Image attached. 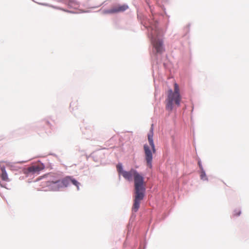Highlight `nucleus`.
Returning <instances> with one entry per match:
<instances>
[{
    "instance_id": "obj_11",
    "label": "nucleus",
    "mask_w": 249,
    "mask_h": 249,
    "mask_svg": "<svg viewBox=\"0 0 249 249\" xmlns=\"http://www.w3.org/2000/svg\"><path fill=\"white\" fill-rule=\"evenodd\" d=\"M198 164H199V166L200 168L201 169V168H202V167H201V164L199 162V163H198Z\"/></svg>"
},
{
    "instance_id": "obj_6",
    "label": "nucleus",
    "mask_w": 249,
    "mask_h": 249,
    "mask_svg": "<svg viewBox=\"0 0 249 249\" xmlns=\"http://www.w3.org/2000/svg\"><path fill=\"white\" fill-rule=\"evenodd\" d=\"M44 168L43 164L38 163L28 167L25 170V173L28 175L38 174Z\"/></svg>"
},
{
    "instance_id": "obj_4",
    "label": "nucleus",
    "mask_w": 249,
    "mask_h": 249,
    "mask_svg": "<svg viewBox=\"0 0 249 249\" xmlns=\"http://www.w3.org/2000/svg\"><path fill=\"white\" fill-rule=\"evenodd\" d=\"M70 182L75 185L77 190L79 189L80 183L71 176H67L61 180L52 181L50 185L54 191H58L64 187H68Z\"/></svg>"
},
{
    "instance_id": "obj_7",
    "label": "nucleus",
    "mask_w": 249,
    "mask_h": 249,
    "mask_svg": "<svg viewBox=\"0 0 249 249\" xmlns=\"http://www.w3.org/2000/svg\"><path fill=\"white\" fill-rule=\"evenodd\" d=\"M128 8V6L125 4L116 5L112 7L111 9L104 11L105 14H114L120 12H123Z\"/></svg>"
},
{
    "instance_id": "obj_5",
    "label": "nucleus",
    "mask_w": 249,
    "mask_h": 249,
    "mask_svg": "<svg viewBox=\"0 0 249 249\" xmlns=\"http://www.w3.org/2000/svg\"><path fill=\"white\" fill-rule=\"evenodd\" d=\"M157 29L155 28L154 30L152 29L150 35L152 38V42L155 49L156 50L157 53H162L164 49L163 47V42L161 40L154 39V36L157 35Z\"/></svg>"
},
{
    "instance_id": "obj_1",
    "label": "nucleus",
    "mask_w": 249,
    "mask_h": 249,
    "mask_svg": "<svg viewBox=\"0 0 249 249\" xmlns=\"http://www.w3.org/2000/svg\"><path fill=\"white\" fill-rule=\"evenodd\" d=\"M118 173L128 181H131L133 178L134 181V199L132 208L133 212H137L140 206L141 201L143 199L145 191L144 178L136 170L131 169L129 171H124L121 164L116 166Z\"/></svg>"
},
{
    "instance_id": "obj_9",
    "label": "nucleus",
    "mask_w": 249,
    "mask_h": 249,
    "mask_svg": "<svg viewBox=\"0 0 249 249\" xmlns=\"http://www.w3.org/2000/svg\"><path fill=\"white\" fill-rule=\"evenodd\" d=\"M201 179L202 180H207L206 175L203 170H201V175H200Z\"/></svg>"
},
{
    "instance_id": "obj_2",
    "label": "nucleus",
    "mask_w": 249,
    "mask_h": 249,
    "mask_svg": "<svg viewBox=\"0 0 249 249\" xmlns=\"http://www.w3.org/2000/svg\"><path fill=\"white\" fill-rule=\"evenodd\" d=\"M181 101V96L178 85L174 84V89H169L167 92V98L165 99V108L169 111H171L175 107H179Z\"/></svg>"
},
{
    "instance_id": "obj_10",
    "label": "nucleus",
    "mask_w": 249,
    "mask_h": 249,
    "mask_svg": "<svg viewBox=\"0 0 249 249\" xmlns=\"http://www.w3.org/2000/svg\"><path fill=\"white\" fill-rule=\"evenodd\" d=\"M240 213H241V211L237 209V210H235L234 211L233 214L234 216H238L240 214Z\"/></svg>"
},
{
    "instance_id": "obj_3",
    "label": "nucleus",
    "mask_w": 249,
    "mask_h": 249,
    "mask_svg": "<svg viewBox=\"0 0 249 249\" xmlns=\"http://www.w3.org/2000/svg\"><path fill=\"white\" fill-rule=\"evenodd\" d=\"M153 138V128L152 125L150 128V132L147 135L148 141L151 148L147 144H145L143 146L145 160L147 166L150 168H151L152 167L153 153H155L156 151Z\"/></svg>"
},
{
    "instance_id": "obj_8",
    "label": "nucleus",
    "mask_w": 249,
    "mask_h": 249,
    "mask_svg": "<svg viewBox=\"0 0 249 249\" xmlns=\"http://www.w3.org/2000/svg\"><path fill=\"white\" fill-rule=\"evenodd\" d=\"M0 170L1 171V174L0 176L1 179L5 181H9L10 179L8 178V175L6 172L5 167L1 166L0 167Z\"/></svg>"
}]
</instances>
